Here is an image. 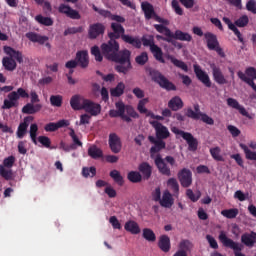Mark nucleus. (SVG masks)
Instances as JSON below:
<instances>
[{
	"label": "nucleus",
	"mask_w": 256,
	"mask_h": 256,
	"mask_svg": "<svg viewBox=\"0 0 256 256\" xmlns=\"http://www.w3.org/2000/svg\"><path fill=\"white\" fill-rule=\"evenodd\" d=\"M146 73L151 77L154 83H157L159 87L166 91H177V86L173 82L169 81L161 72L153 68H146Z\"/></svg>",
	"instance_id": "3"
},
{
	"label": "nucleus",
	"mask_w": 256,
	"mask_h": 256,
	"mask_svg": "<svg viewBox=\"0 0 256 256\" xmlns=\"http://www.w3.org/2000/svg\"><path fill=\"white\" fill-rule=\"evenodd\" d=\"M124 229L128 233H131V235H139V233H141V228L139 227V224L133 220L127 221L124 225Z\"/></svg>",
	"instance_id": "37"
},
{
	"label": "nucleus",
	"mask_w": 256,
	"mask_h": 256,
	"mask_svg": "<svg viewBox=\"0 0 256 256\" xmlns=\"http://www.w3.org/2000/svg\"><path fill=\"white\" fill-rule=\"evenodd\" d=\"M154 29H156L158 33H163L165 37H173V32H171V29L162 24H154Z\"/></svg>",
	"instance_id": "52"
},
{
	"label": "nucleus",
	"mask_w": 256,
	"mask_h": 256,
	"mask_svg": "<svg viewBox=\"0 0 256 256\" xmlns=\"http://www.w3.org/2000/svg\"><path fill=\"white\" fill-rule=\"evenodd\" d=\"M4 53L9 56L10 59L17 61V63H23V53L10 46H4Z\"/></svg>",
	"instance_id": "25"
},
{
	"label": "nucleus",
	"mask_w": 256,
	"mask_h": 256,
	"mask_svg": "<svg viewBox=\"0 0 256 256\" xmlns=\"http://www.w3.org/2000/svg\"><path fill=\"white\" fill-rule=\"evenodd\" d=\"M111 61H114V63H119V65L115 66V71L117 73H122L123 75H127L129 71H131V51L124 49L118 52L114 55Z\"/></svg>",
	"instance_id": "2"
},
{
	"label": "nucleus",
	"mask_w": 256,
	"mask_h": 256,
	"mask_svg": "<svg viewBox=\"0 0 256 256\" xmlns=\"http://www.w3.org/2000/svg\"><path fill=\"white\" fill-rule=\"evenodd\" d=\"M167 186L173 193V197H179V182L175 178H169L167 180Z\"/></svg>",
	"instance_id": "43"
},
{
	"label": "nucleus",
	"mask_w": 256,
	"mask_h": 256,
	"mask_svg": "<svg viewBox=\"0 0 256 256\" xmlns=\"http://www.w3.org/2000/svg\"><path fill=\"white\" fill-rule=\"evenodd\" d=\"M63 127H69L68 120L62 119L58 122H50L44 126V131H46V133H54Z\"/></svg>",
	"instance_id": "20"
},
{
	"label": "nucleus",
	"mask_w": 256,
	"mask_h": 256,
	"mask_svg": "<svg viewBox=\"0 0 256 256\" xmlns=\"http://www.w3.org/2000/svg\"><path fill=\"white\" fill-rule=\"evenodd\" d=\"M222 21H224V23L228 25V29H230V31H232L234 35H236V37L238 38V41L243 45H245V39L243 38V34H241V31H239V28H237V26H235V24L231 22V19H229L228 17H223Z\"/></svg>",
	"instance_id": "26"
},
{
	"label": "nucleus",
	"mask_w": 256,
	"mask_h": 256,
	"mask_svg": "<svg viewBox=\"0 0 256 256\" xmlns=\"http://www.w3.org/2000/svg\"><path fill=\"white\" fill-rule=\"evenodd\" d=\"M15 156H8L3 160V165L0 164V177L6 181L13 179V170L11 168L15 165Z\"/></svg>",
	"instance_id": "9"
},
{
	"label": "nucleus",
	"mask_w": 256,
	"mask_h": 256,
	"mask_svg": "<svg viewBox=\"0 0 256 256\" xmlns=\"http://www.w3.org/2000/svg\"><path fill=\"white\" fill-rule=\"evenodd\" d=\"M167 161L171 167L175 165V158L173 156H166L165 159L161 157V154H157L156 157L154 158V163L161 175H165L166 177H171V168L167 166Z\"/></svg>",
	"instance_id": "5"
},
{
	"label": "nucleus",
	"mask_w": 256,
	"mask_h": 256,
	"mask_svg": "<svg viewBox=\"0 0 256 256\" xmlns=\"http://www.w3.org/2000/svg\"><path fill=\"white\" fill-rule=\"evenodd\" d=\"M101 35H105V26L103 25V23L97 22L89 26V39H97V37H101Z\"/></svg>",
	"instance_id": "15"
},
{
	"label": "nucleus",
	"mask_w": 256,
	"mask_h": 256,
	"mask_svg": "<svg viewBox=\"0 0 256 256\" xmlns=\"http://www.w3.org/2000/svg\"><path fill=\"white\" fill-rule=\"evenodd\" d=\"M69 136L72 139L71 147L74 148V150H77L78 147H83V142L79 140V136H77L74 129H70Z\"/></svg>",
	"instance_id": "46"
},
{
	"label": "nucleus",
	"mask_w": 256,
	"mask_h": 256,
	"mask_svg": "<svg viewBox=\"0 0 256 256\" xmlns=\"http://www.w3.org/2000/svg\"><path fill=\"white\" fill-rule=\"evenodd\" d=\"M178 180L184 189L193 185V173L187 168H183L178 172Z\"/></svg>",
	"instance_id": "11"
},
{
	"label": "nucleus",
	"mask_w": 256,
	"mask_h": 256,
	"mask_svg": "<svg viewBox=\"0 0 256 256\" xmlns=\"http://www.w3.org/2000/svg\"><path fill=\"white\" fill-rule=\"evenodd\" d=\"M171 37L177 41H193V36H191V34L181 30H176L174 34L172 33Z\"/></svg>",
	"instance_id": "40"
},
{
	"label": "nucleus",
	"mask_w": 256,
	"mask_h": 256,
	"mask_svg": "<svg viewBox=\"0 0 256 256\" xmlns=\"http://www.w3.org/2000/svg\"><path fill=\"white\" fill-rule=\"evenodd\" d=\"M100 49L105 59L111 61L120 49L119 42H117V40L110 39L107 43H102Z\"/></svg>",
	"instance_id": "6"
},
{
	"label": "nucleus",
	"mask_w": 256,
	"mask_h": 256,
	"mask_svg": "<svg viewBox=\"0 0 256 256\" xmlns=\"http://www.w3.org/2000/svg\"><path fill=\"white\" fill-rule=\"evenodd\" d=\"M147 103H149V98H143L138 102V106H137V110L139 111V113L146 114V117H147V113H151V111L145 108V104Z\"/></svg>",
	"instance_id": "57"
},
{
	"label": "nucleus",
	"mask_w": 256,
	"mask_h": 256,
	"mask_svg": "<svg viewBox=\"0 0 256 256\" xmlns=\"http://www.w3.org/2000/svg\"><path fill=\"white\" fill-rule=\"evenodd\" d=\"M92 9H93V11H95L96 13L100 14L101 17H104V19H111V17L113 16V14L111 13V11L98 8V7L95 6L94 4L92 5Z\"/></svg>",
	"instance_id": "56"
},
{
	"label": "nucleus",
	"mask_w": 256,
	"mask_h": 256,
	"mask_svg": "<svg viewBox=\"0 0 256 256\" xmlns=\"http://www.w3.org/2000/svg\"><path fill=\"white\" fill-rule=\"evenodd\" d=\"M125 93V83L119 82L115 88L110 90L111 97H121Z\"/></svg>",
	"instance_id": "44"
},
{
	"label": "nucleus",
	"mask_w": 256,
	"mask_h": 256,
	"mask_svg": "<svg viewBox=\"0 0 256 256\" xmlns=\"http://www.w3.org/2000/svg\"><path fill=\"white\" fill-rule=\"evenodd\" d=\"M166 59H168V61H171V63L174 64V67L182 69V71H185V73L189 71V66H187L186 63L182 60L175 58V56L168 54L166 56Z\"/></svg>",
	"instance_id": "38"
},
{
	"label": "nucleus",
	"mask_w": 256,
	"mask_h": 256,
	"mask_svg": "<svg viewBox=\"0 0 256 256\" xmlns=\"http://www.w3.org/2000/svg\"><path fill=\"white\" fill-rule=\"evenodd\" d=\"M204 39L206 40V45L209 51H216L219 57L225 58V51H223V48H221L217 35L211 32H206L204 34Z\"/></svg>",
	"instance_id": "8"
},
{
	"label": "nucleus",
	"mask_w": 256,
	"mask_h": 256,
	"mask_svg": "<svg viewBox=\"0 0 256 256\" xmlns=\"http://www.w3.org/2000/svg\"><path fill=\"white\" fill-rule=\"evenodd\" d=\"M140 41L142 45H144V47H149L150 49H152V47L156 45L153 35L143 36Z\"/></svg>",
	"instance_id": "54"
},
{
	"label": "nucleus",
	"mask_w": 256,
	"mask_h": 256,
	"mask_svg": "<svg viewBox=\"0 0 256 256\" xmlns=\"http://www.w3.org/2000/svg\"><path fill=\"white\" fill-rule=\"evenodd\" d=\"M210 155L214 161H224L223 156H221V148L219 146L210 148Z\"/></svg>",
	"instance_id": "53"
},
{
	"label": "nucleus",
	"mask_w": 256,
	"mask_h": 256,
	"mask_svg": "<svg viewBox=\"0 0 256 256\" xmlns=\"http://www.w3.org/2000/svg\"><path fill=\"white\" fill-rule=\"evenodd\" d=\"M91 55L95 57V61H98L99 63L103 61V55L101 54V50L99 49V46H93L91 48Z\"/></svg>",
	"instance_id": "63"
},
{
	"label": "nucleus",
	"mask_w": 256,
	"mask_h": 256,
	"mask_svg": "<svg viewBox=\"0 0 256 256\" xmlns=\"http://www.w3.org/2000/svg\"><path fill=\"white\" fill-rule=\"evenodd\" d=\"M218 239L220 243H222L223 247H226V249H232L235 256H246L241 253L243 251V244L235 242L233 239L227 237V233H225V231H220Z\"/></svg>",
	"instance_id": "4"
},
{
	"label": "nucleus",
	"mask_w": 256,
	"mask_h": 256,
	"mask_svg": "<svg viewBox=\"0 0 256 256\" xmlns=\"http://www.w3.org/2000/svg\"><path fill=\"white\" fill-rule=\"evenodd\" d=\"M13 86L0 87V91L9 93L7 99L4 100L2 109H13V107H19L20 99H29V93L24 88H18L17 91H13Z\"/></svg>",
	"instance_id": "1"
},
{
	"label": "nucleus",
	"mask_w": 256,
	"mask_h": 256,
	"mask_svg": "<svg viewBox=\"0 0 256 256\" xmlns=\"http://www.w3.org/2000/svg\"><path fill=\"white\" fill-rule=\"evenodd\" d=\"M168 107L171 111H179L180 109H183V100L179 96H174L169 100Z\"/></svg>",
	"instance_id": "39"
},
{
	"label": "nucleus",
	"mask_w": 256,
	"mask_h": 256,
	"mask_svg": "<svg viewBox=\"0 0 256 256\" xmlns=\"http://www.w3.org/2000/svg\"><path fill=\"white\" fill-rule=\"evenodd\" d=\"M235 27H247L249 25V16L248 15H243L234 22Z\"/></svg>",
	"instance_id": "59"
},
{
	"label": "nucleus",
	"mask_w": 256,
	"mask_h": 256,
	"mask_svg": "<svg viewBox=\"0 0 256 256\" xmlns=\"http://www.w3.org/2000/svg\"><path fill=\"white\" fill-rule=\"evenodd\" d=\"M39 132V126L37 124H31L30 125V138L32 143H34V145H37V133Z\"/></svg>",
	"instance_id": "55"
},
{
	"label": "nucleus",
	"mask_w": 256,
	"mask_h": 256,
	"mask_svg": "<svg viewBox=\"0 0 256 256\" xmlns=\"http://www.w3.org/2000/svg\"><path fill=\"white\" fill-rule=\"evenodd\" d=\"M43 109L42 104H33V103H27L22 108V113L24 115H35V113H39Z\"/></svg>",
	"instance_id": "30"
},
{
	"label": "nucleus",
	"mask_w": 256,
	"mask_h": 256,
	"mask_svg": "<svg viewBox=\"0 0 256 256\" xmlns=\"http://www.w3.org/2000/svg\"><path fill=\"white\" fill-rule=\"evenodd\" d=\"M241 242L246 247H255L256 243V232L251 231L250 233H244L241 236Z\"/></svg>",
	"instance_id": "31"
},
{
	"label": "nucleus",
	"mask_w": 256,
	"mask_h": 256,
	"mask_svg": "<svg viewBox=\"0 0 256 256\" xmlns=\"http://www.w3.org/2000/svg\"><path fill=\"white\" fill-rule=\"evenodd\" d=\"M26 37L32 43H39V45H45L47 49L51 50V43L47 42L49 41L48 36H41L40 34H37L35 32H28L26 33Z\"/></svg>",
	"instance_id": "13"
},
{
	"label": "nucleus",
	"mask_w": 256,
	"mask_h": 256,
	"mask_svg": "<svg viewBox=\"0 0 256 256\" xmlns=\"http://www.w3.org/2000/svg\"><path fill=\"white\" fill-rule=\"evenodd\" d=\"M88 155L92 159H101L103 157V151L97 146H92L88 149Z\"/></svg>",
	"instance_id": "49"
},
{
	"label": "nucleus",
	"mask_w": 256,
	"mask_h": 256,
	"mask_svg": "<svg viewBox=\"0 0 256 256\" xmlns=\"http://www.w3.org/2000/svg\"><path fill=\"white\" fill-rule=\"evenodd\" d=\"M150 51L156 61H159V63H165V58H163V50L161 49V47L156 44L155 46H152V48H150Z\"/></svg>",
	"instance_id": "42"
},
{
	"label": "nucleus",
	"mask_w": 256,
	"mask_h": 256,
	"mask_svg": "<svg viewBox=\"0 0 256 256\" xmlns=\"http://www.w3.org/2000/svg\"><path fill=\"white\" fill-rule=\"evenodd\" d=\"M135 61L138 65H145V63L149 61V55L147 54V52H142L135 58Z\"/></svg>",
	"instance_id": "64"
},
{
	"label": "nucleus",
	"mask_w": 256,
	"mask_h": 256,
	"mask_svg": "<svg viewBox=\"0 0 256 256\" xmlns=\"http://www.w3.org/2000/svg\"><path fill=\"white\" fill-rule=\"evenodd\" d=\"M38 142L42 145V147H45L46 149H53L51 147V138L48 136H39Z\"/></svg>",
	"instance_id": "62"
},
{
	"label": "nucleus",
	"mask_w": 256,
	"mask_h": 256,
	"mask_svg": "<svg viewBox=\"0 0 256 256\" xmlns=\"http://www.w3.org/2000/svg\"><path fill=\"white\" fill-rule=\"evenodd\" d=\"M150 125L155 129L156 138L163 141V139H169L171 136V132H169V128L163 125L161 122L154 120L150 121Z\"/></svg>",
	"instance_id": "10"
},
{
	"label": "nucleus",
	"mask_w": 256,
	"mask_h": 256,
	"mask_svg": "<svg viewBox=\"0 0 256 256\" xmlns=\"http://www.w3.org/2000/svg\"><path fill=\"white\" fill-rule=\"evenodd\" d=\"M211 69L215 83H217L218 85H227L229 83V81L226 80L225 75H223L221 68L213 64L211 66Z\"/></svg>",
	"instance_id": "22"
},
{
	"label": "nucleus",
	"mask_w": 256,
	"mask_h": 256,
	"mask_svg": "<svg viewBox=\"0 0 256 256\" xmlns=\"http://www.w3.org/2000/svg\"><path fill=\"white\" fill-rule=\"evenodd\" d=\"M227 105L228 107H232V109H236L237 111H239L240 115H243V117H249V112H247L245 107L241 106V104H239V101H237L236 99L228 98Z\"/></svg>",
	"instance_id": "29"
},
{
	"label": "nucleus",
	"mask_w": 256,
	"mask_h": 256,
	"mask_svg": "<svg viewBox=\"0 0 256 256\" xmlns=\"http://www.w3.org/2000/svg\"><path fill=\"white\" fill-rule=\"evenodd\" d=\"M58 12L62 15H66V17H69V19H81V14H79V11L71 8V6L67 4H60L58 7Z\"/></svg>",
	"instance_id": "17"
},
{
	"label": "nucleus",
	"mask_w": 256,
	"mask_h": 256,
	"mask_svg": "<svg viewBox=\"0 0 256 256\" xmlns=\"http://www.w3.org/2000/svg\"><path fill=\"white\" fill-rule=\"evenodd\" d=\"M108 145L112 153H115V154L121 153L123 144L121 142V138L116 133L109 134Z\"/></svg>",
	"instance_id": "14"
},
{
	"label": "nucleus",
	"mask_w": 256,
	"mask_h": 256,
	"mask_svg": "<svg viewBox=\"0 0 256 256\" xmlns=\"http://www.w3.org/2000/svg\"><path fill=\"white\" fill-rule=\"evenodd\" d=\"M192 248H193V243H191V241L181 240V242L179 243L178 251H184L185 253H187V251H191Z\"/></svg>",
	"instance_id": "61"
},
{
	"label": "nucleus",
	"mask_w": 256,
	"mask_h": 256,
	"mask_svg": "<svg viewBox=\"0 0 256 256\" xmlns=\"http://www.w3.org/2000/svg\"><path fill=\"white\" fill-rule=\"evenodd\" d=\"M185 117L188 119H193L194 121H199L201 119V107L199 104H194V110L191 107H188L185 110Z\"/></svg>",
	"instance_id": "27"
},
{
	"label": "nucleus",
	"mask_w": 256,
	"mask_h": 256,
	"mask_svg": "<svg viewBox=\"0 0 256 256\" xmlns=\"http://www.w3.org/2000/svg\"><path fill=\"white\" fill-rule=\"evenodd\" d=\"M221 215H223V217H226V219H235V217L239 215V209L237 208L224 209L221 211Z\"/></svg>",
	"instance_id": "51"
},
{
	"label": "nucleus",
	"mask_w": 256,
	"mask_h": 256,
	"mask_svg": "<svg viewBox=\"0 0 256 256\" xmlns=\"http://www.w3.org/2000/svg\"><path fill=\"white\" fill-rule=\"evenodd\" d=\"M122 41H124V43H127L128 45H131L135 49H141L142 43L141 39L138 36L134 37L126 34L122 36Z\"/></svg>",
	"instance_id": "33"
},
{
	"label": "nucleus",
	"mask_w": 256,
	"mask_h": 256,
	"mask_svg": "<svg viewBox=\"0 0 256 256\" xmlns=\"http://www.w3.org/2000/svg\"><path fill=\"white\" fill-rule=\"evenodd\" d=\"M50 103L52 107H61V105H63V96L61 95L50 96Z\"/></svg>",
	"instance_id": "60"
},
{
	"label": "nucleus",
	"mask_w": 256,
	"mask_h": 256,
	"mask_svg": "<svg viewBox=\"0 0 256 256\" xmlns=\"http://www.w3.org/2000/svg\"><path fill=\"white\" fill-rule=\"evenodd\" d=\"M142 11L144 12L145 19L149 21V19H155L157 17V13H155V8L149 2H142L141 4Z\"/></svg>",
	"instance_id": "32"
},
{
	"label": "nucleus",
	"mask_w": 256,
	"mask_h": 256,
	"mask_svg": "<svg viewBox=\"0 0 256 256\" xmlns=\"http://www.w3.org/2000/svg\"><path fill=\"white\" fill-rule=\"evenodd\" d=\"M194 73H195L198 81L203 83V85H205V87H208V88L211 87V78H209L208 73H206L205 71H203V69H201V66L194 65Z\"/></svg>",
	"instance_id": "18"
},
{
	"label": "nucleus",
	"mask_w": 256,
	"mask_h": 256,
	"mask_svg": "<svg viewBox=\"0 0 256 256\" xmlns=\"http://www.w3.org/2000/svg\"><path fill=\"white\" fill-rule=\"evenodd\" d=\"M159 203L161 207H165L166 209H170V207H173V195H171V192H169V190L164 191L162 199L160 198Z\"/></svg>",
	"instance_id": "35"
},
{
	"label": "nucleus",
	"mask_w": 256,
	"mask_h": 256,
	"mask_svg": "<svg viewBox=\"0 0 256 256\" xmlns=\"http://www.w3.org/2000/svg\"><path fill=\"white\" fill-rule=\"evenodd\" d=\"M127 179L130 183H141V181H143V176L139 171H130L127 174Z\"/></svg>",
	"instance_id": "45"
},
{
	"label": "nucleus",
	"mask_w": 256,
	"mask_h": 256,
	"mask_svg": "<svg viewBox=\"0 0 256 256\" xmlns=\"http://www.w3.org/2000/svg\"><path fill=\"white\" fill-rule=\"evenodd\" d=\"M138 173L142 175V180L149 181L151 175H153V167L150 166L148 162H142L138 166Z\"/></svg>",
	"instance_id": "23"
},
{
	"label": "nucleus",
	"mask_w": 256,
	"mask_h": 256,
	"mask_svg": "<svg viewBox=\"0 0 256 256\" xmlns=\"http://www.w3.org/2000/svg\"><path fill=\"white\" fill-rule=\"evenodd\" d=\"M35 21H37V23L40 25H44L45 27H51V25H53V19L50 17H45L41 14L35 17Z\"/></svg>",
	"instance_id": "50"
},
{
	"label": "nucleus",
	"mask_w": 256,
	"mask_h": 256,
	"mask_svg": "<svg viewBox=\"0 0 256 256\" xmlns=\"http://www.w3.org/2000/svg\"><path fill=\"white\" fill-rule=\"evenodd\" d=\"M142 237L150 243H155V241H157V236L155 235V232L151 230V228H144Z\"/></svg>",
	"instance_id": "48"
},
{
	"label": "nucleus",
	"mask_w": 256,
	"mask_h": 256,
	"mask_svg": "<svg viewBox=\"0 0 256 256\" xmlns=\"http://www.w3.org/2000/svg\"><path fill=\"white\" fill-rule=\"evenodd\" d=\"M158 247L163 253H169L171 251V239L167 235H161L158 241Z\"/></svg>",
	"instance_id": "34"
},
{
	"label": "nucleus",
	"mask_w": 256,
	"mask_h": 256,
	"mask_svg": "<svg viewBox=\"0 0 256 256\" xmlns=\"http://www.w3.org/2000/svg\"><path fill=\"white\" fill-rule=\"evenodd\" d=\"M2 65L6 71H15V69H17V62L10 57H4L2 59Z\"/></svg>",
	"instance_id": "41"
},
{
	"label": "nucleus",
	"mask_w": 256,
	"mask_h": 256,
	"mask_svg": "<svg viewBox=\"0 0 256 256\" xmlns=\"http://www.w3.org/2000/svg\"><path fill=\"white\" fill-rule=\"evenodd\" d=\"M33 116H27L24 118V121L19 124L16 135L18 139H23L27 135V129L29 128V123L33 121Z\"/></svg>",
	"instance_id": "24"
},
{
	"label": "nucleus",
	"mask_w": 256,
	"mask_h": 256,
	"mask_svg": "<svg viewBox=\"0 0 256 256\" xmlns=\"http://www.w3.org/2000/svg\"><path fill=\"white\" fill-rule=\"evenodd\" d=\"M83 100H86L81 95H74L70 99V106L74 111L83 110Z\"/></svg>",
	"instance_id": "36"
},
{
	"label": "nucleus",
	"mask_w": 256,
	"mask_h": 256,
	"mask_svg": "<svg viewBox=\"0 0 256 256\" xmlns=\"http://www.w3.org/2000/svg\"><path fill=\"white\" fill-rule=\"evenodd\" d=\"M171 131L174 135H181L182 139L186 141L189 151H196L199 147V141L190 132H185L177 127H172Z\"/></svg>",
	"instance_id": "7"
},
{
	"label": "nucleus",
	"mask_w": 256,
	"mask_h": 256,
	"mask_svg": "<svg viewBox=\"0 0 256 256\" xmlns=\"http://www.w3.org/2000/svg\"><path fill=\"white\" fill-rule=\"evenodd\" d=\"M82 110L89 113L92 117H97L101 113V105L86 99L83 100Z\"/></svg>",
	"instance_id": "12"
},
{
	"label": "nucleus",
	"mask_w": 256,
	"mask_h": 256,
	"mask_svg": "<svg viewBox=\"0 0 256 256\" xmlns=\"http://www.w3.org/2000/svg\"><path fill=\"white\" fill-rule=\"evenodd\" d=\"M110 27L112 29V32L108 33L109 39H114L115 41H117V39H123V35H126L123 25L117 22H112Z\"/></svg>",
	"instance_id": "16"
},
{
	"label": "nucleus",
	"mask_w": 256,
	"mask_h": 256,
	"mask_svg": "<svg viewBox=\"0 0 256 256\" xmlns=\"http://www.w3.org/2000/svg\"><path fill=\"white\" fill-rule=\"evenodd\" d=\"M110 177L111 179H113V181L117 183V185H119V187H123V185H125V180L121 176V172H119L118 170L110 171Z\"/></svg>",
	"instance_id": "47"
},
{
	"label": "nucleus",
	"mask_w": 256,
	"mask_h": 256,
	"mask_svg": "<svg viewBox=\"0 0 256 256\" xmlns=\"http://www.w3.org/2000/svg\"><path fill=\"white\" fill-rule=\"evenodd\" d=\"M115 107H116V111H118L120 119H122V121H126V123H131V121H132L131 117H129V116H127V114H125L127 105H125V103H123V101H118L115 103Z\"/></svg>",
	"instance_id": "28"
},
{
	"label": "nucleus",
	"mask_w": 256,
	"mask_h": 256,
	"mask_svg": "<svg viewBox=\"0 0 256 256\" xmlns=\"http://www.w3.org/2000/svg\"><path fill=\"white\" fill-rule=\"evenodd\" d=\"M75 59L81 69H87L89 67V52L87 50L78 51Z\"/></svg>",
	"instance_id": "21"
},
{
	"label": "nucleus",
	"mask_w": 256,
	"mask_h": 256,
	"mask_svg": "<svg viewBox=\"0 0 256 256\" xmlns=\"http://www.w3.org/2000/svg\"><path fill=\"white\" fill-rule=\"evenodd\" d=\"M148 141H150V143L154 145L150 148V156L152 159L155 153H159V151H162V149H165V147H167L165 141L161 139H155V137L153 136H149Z\"/></svg>",
	"instance_id": "19"
},
{
	"label": "nucleus",
	"mask_w": 256,
	"mask_h": 256,
	"mask_svg": "<svg viewBox=\"0 0 256 256\" xmlns=\"http://www.w3.org/2000/svg\"><path fill=\"white\" fill-rule=\"evenodd\" d=\"M82 175L87 179V177H95L97 175V168L95 166H91L90 168L84 167L82 169Z\"/></svg>",
	"instance_id": "58"
}]
</instances>
